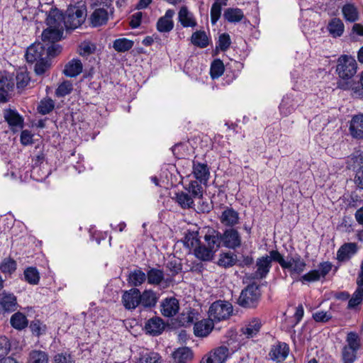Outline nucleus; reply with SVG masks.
Masks as SVG:
<instances>
[{
    "label": "nucleus",
    "instance_id": "obj_22",
    "mask_svg": "<svg viewBox=\"0 0 363 363\" xmlns=\"http://www.w3.org/2000/svg\"><path fill=\"white\" fill-rule=\"evenodd\" d=\"M165 324L164 320L158 316L150 318L145 325V330L147 333L153 336L160 335L164 330Z\"/></svg>",
    "mask_w": 363,
    "mask_h": 363
},
{
    "label": "nucleus",
    "instance_id": "obj_19",
    "mask_svg": "<svg viewBox=\"0 0 363 363\" xmlns=\"http://www.w3.org/2000/svg\"><path fill=\"white\" fill-rule=\"evenodd\" d=\"M174 11L168 9L166 11L165 14L159 18L156 23L157 30L160 33H169L174 28L173 17L174 16Z\"/></svg>",
    "mask_w": 363,
    "mask_h": 363
},
{
    "label": "nucleus",
    "instance_id": "obj_11",
    "mask_svg": "<svg viewBox=\"0 0 363 363\" xmlns=\"http://www.w3.org/2000/svg\"><path fill=\"white\" fill-rule=\"evenodd\" d=\"M48 27L63 30L65 28V14L57 8H52L45 20Z\"/></svg>",
    "mask_w": 363,
    "mask_h": 363
},
{
    "label": "nucleus",
    "instance_id": "obj_1",
    "mask_svg": "<svg viewBox=\"0 0 363 363\" xmlns=\"http://www.w3.org/2000/svg\"><path fill=\"white\" fill-rule=\"evenodd\" d=\"M204 242L194 249L195 256L201 261H209L221 245L227 246V229L223 234L213 229H208L204 235Z\"/></svg>",
    "mask_w": 363,
    "mask_h": 363
},
{
    "label": "nucleus",
    "instance_id": "obj_64",
    "mask_svg": "<svg viewBox=\"0 0 363 363\" xmlns=\"http://www.w3.org/2000/svg\"><path fill=\"white\" fill-rule=\"evenodd\" d=\"M313 318L317 323H327L332 318V315L328 312L320 311L313 314Z\"/></svg>",
    "mask_w": 363,
    "mask_h": 363
},
{
    "label": "nucleus",
    "instance_id": "obj_25",
    "mask_svg": "<svg viewBox=\"0 0 363 363\" xmlns=\"http://www.w3.org/2000/svg\"><path fill=\"white\" fill-rule=\"evenodd\" d=\"M357 252V245L355 242H347L342 245L337 252V259L344 262L351 258Z\"/></svg>",
    "mask_w": 363,
    "mask_h": 363
},
{
    "label": "nucleus",
    "instance_id": "obj_17",
    "mask_svg": "<svg viewBox=\"0 0 363 363\" xmlns=\"http://www.w3.org/2000/svg\"><path fill=\"white\" fill-rule=\"evenodd\" d=\"M227 359V347L220 346L205 355L201 363H224Z\"/></svg>",
    "mask_w": 363,
    "mask_h": 363
},
{
    "label": "nucleus",
    "instance_id": "obj_46",
    "mask_svg": "<svg viewBox=\"0 0 363 363\" xmlns=\"http://www.w3.org/2000/svg\"><path fill=\"white\" fill-rule=\"evenodd\" d=\"M363 301V289L357 287L352 297L349 298L347 309H354L357 306L360 305Z\"/></svg>",
    "mask_w": 363,
    "mask_h": 363
},
{
    "label": "nucleus",
    "instance_id": "obj_15",
    "mask_svg": "<svg viewBox=\"0 0 363 363\" xmlns=\"http://www.w3.org/2000/svg\"><path fill=\"white\" fill-rule=\"evenodd\" d=\"M140 290L137 288H133L123 293L122 303L126 309H135L140 305Z\"/></svg>",
    "mask_w": 363,
    "mask_h": 363
},
{
    "label": "nucleus",
    "instance_id": "obj_38",
    "mask_svg": "<svg viewBox=\"0 0 363 363\" xmlns=\"http://www.w3.org/2000/svg\"><path fill=\"white\" fill-rule=\"evenodd\" d=\"M146 280V274L141 269L132 271L128 276V283L136 287L142 285Z\"/></svg>",
    "mask_w": 363,
    "mask_h": 363
},
{
    "label": "nucleus",
    "instance_id": "obj_26",
    "mask_svg": "<svg viewBox=\"0 0 363 363\" xmlns=\"http://www.w3.org/2000/svg\"><path fill=\"white\" fill-rule=\"evenodd\" d=\"M253 258L249 255H238L228 252V266L249 267L253 264Z\"/></svg>",
    "mask_w": 363,
    "mask_h": 363
},
{
    "label": "nucleus",
    "instance_id": "obj_36",
    "mask_svg": "<svg viewBox=\"0 0 363 363\" xmlns=\"http://www.w3.org/2000/svg\"><path fill=\"white\" fill-rule=\"evenodd\" d=\"M191 41L194 45L200 48H205L209 44L208 38L205 31L203 30H197L193 33Z\"/></svg>",
    "mask_w": 363,
    "mask_h": 363
},
{
    "label": "nucleus",
    "instance_id": "obj_51",
    "mask_svg": "<svg viewBox=\"0 0 363 363\" xmlns=\"http://www.w3.org/2000/svg\"><path fill=\"white\" fill-rule=\"evenodd\" d=\"M55 107V102L52 99L48 98L40 101L38 106V111L42 115L50 113Z\"/></svg>",
    "mask_w": 363,
    "mask_h": 363
},
{
    "label": "nucleus",
    "instance_id": "obj_9",
    "mask_svg": "<svg viewBox=\"0 0 363 363\" xmlns=\"http://www.w3.org/2000/svg\"><path fill=\"white\" fill-rule=\"evenodd\" d=\"M14 82L9 73L0 71V104L6 103L9 100L10 92L13 90Z\"/></svg>",
    "mask_w": 363,
    "mask_h": 363
},
{
    "label": "nucleus",
    "instance_id": "obj_53",
    "mask_svg": "<svg viewBox=\"0 0 363 363\" xmlns=\"http://www.w3.org/2000/svg\"><path fill=\"white\" fill-rule=\"evenodd\" d=\"M16 88L18 92L22 91L30 83V79L26 72H18L16 77Z\"/></svg>",
    "mask_w": 363,
    "mask_h": 363
},
{
    "label": "nucleus",
    "instance_id": "obj_61",
    "mask_svg": "<svg viewBox=\"0 0 363 363\" xmlns=\"http://www.w3.org/2000/svg\"><path fill=\"white\" fill-rule=\"evenodd\" d=\"M30 328L33 334L40 336L43 333H45L46 325L43 324L39 320H35L30 323Z\"/></svg>",
    "mask_w": 363,
    "mask_h": 363
},
{
    "label": "nucleus",
    "instance_id": "obj_57",
    "mask_svg": "<svg viewBox=\"0 0 363 363\" xmlns=\"http://www.w3.org/2000/svg\"><path fill=\"white\" fill-rule=\"evenodd\" d=\"M320 278L321 277H320L319 270L313 269L302 275L300 277L299 281H301L303 284H305L307 282H313L319 281Z\"/></svg>",
    "mask_w": 363,
    "mask_h": 363
},
{
    "label": "nucleus",
    "instance_id": "obj_42",
    "mask_svg": "<svg viewBox=\"0 0 363 363\" xmlns=\"http://www.w3.org/2000/svg\"><path fill=\"white\" fill-rule=\"evenodd\" d=\"M134 45L133 40L127 38H118L113 41V48L118 52H125L130 50Z\"/></svg>",
    "mask_w": 363,
    "mask_h": 363
},
{
    "label": "nucleus",
    "instance_id": "obj_44",
    "mask_svg": "<svg viewBox=\"0 0 363 363\" xmlns=\"http://www.w3.org/2000/svg\"><path fill=\"white\" fill-rule=\"evenodd\" d=\"M166 268L170 273L168 274L167 277H171L174 279V277L182 272V264L179 259L173 257L172 259L167 262L166 264Z\"/></svg>",
    "mask_w": 363,
    "mask_h": 363
},
{
    "label": "nucleus",
    "instance_id": "obj_5",
    "mask_svg": "<svg viewBox=\"0 0 363 363\" xmlns=\"http://www.w3.org/2000/svg\"><path fill=\"white\" fill-rule=\"evenodd\" d=\"M93 6L96 8L89 17L90 24L93 27L106 24L108 20V9L112 6V0H94Z\"/></svg>",
    "mask_w": 363,
    "mask_h": 363
},
{
    "label": "nucleus",
    "instance_id": "obj_13",
    "mask_svg": "<svg viewBox=\"0 0 363 363\" xmlns=\"http://www.w3.org/2000/svg\"><path fill=\"white\" fill-rule=\"evenodd\" d=\"M26 61L33 63L37 60L47 58L45 55V46L41 43H35L29 46L25 55Z\"/></svg>",
    "mask_w": 363,
    "mask_h": 363
},
{
    "label": "nucleus",
    "instance_id": "obj_24",
    "mask_svg": "<svg viewBox=\"0 0 363 363\" xmlns=\"http://www.w3.org/2000/svg\"><path fill=\"white\" fill-rule=\"evenodd\" d=\"M214 323L212 319H203L196 322L194 326V333L196 337H206L208 336L213 328Z\"/></svg>",
    "mask_w": 363,
    "mask_h": 363
},
{
    "label": "nucleus",
    "instance_id": "obj_23",
    "mask_svg": "<svg viewBox=\"0 0 363 363\" xmlns=\"http://www.w3.org/2000/svg\"><path fill=\"white\" fill-rule=\"evenodd\" d=\"M193 174L196 180L199 181L200 183L206 184L210 177L209 168L207 164L194 161Z\"/></svg>",
    "mask_w": 363,
    "mask_h": 363
},
{
    "label": "nucleus",
    "instance_id": "obj_59",
    "mask_svg": "<svg viewBox=\"0 0 363 363\" xmlns=\"http://www.w3.org/2000/svg\"><path fill=\"white\" fill-rule=\"evenodd\" d=\"M48 58H43V60L35 61V72L38 75L43 74L50 67Z\"/></svg>",
    "mask_w": 363,
    "mask_h": 363
},
{
    "label": "nucleus",
    "instance_id": "obj_48",
    "mask_svg": "<svg viewBox=\"0 0 363 363\" xmlns=\"http://www.w3.org/2000/svg\"><path fill=\"white\" fill-rule=\"evenodd\" d=\"M241 245V236L235 229H228V248L235 249Z\"/></svg>",
    "mask_w": 363,
    "mask_h": 363
},
{
    "label": "nucleus",
    "instance_id": "obj_29",
    "mask_svg": "<svg viewBox=\"0 0 363 363\" xmlns=\"http://www.w3.org/2000/svg\"><path fill=\"white\" fill-rule=\"evenodd\" d=\"M83 65L80 60L72 59L65 66L63 73L69 77H75L82 73Z\"/></svg>",
    "mask_w": 363,
    "mask_h": 363
},
{
    "label": "nucleus",
    "instance_id": "obj_6",
    "mask_svg": "<svg viewBox=\"0 0 363 363\" xmlns=\"http://www.w3.org/2000/svg\"><path fill=\"white\" fill-rule=\"evenodd\" d=\"M260 296L259 286L250 284L241 291L238 303L244 308H255L258 305Z\"/></svg>",
    "mask_w": 363,
    "mask_h": 363
},
{
    "label": "nucleus",
    "instance_id": "obj_41",
    "mask_svg": "<svg viewBox=\"0 0 363 363\" xmlns=\"http://www.w3.org/2000/svg\"><path fill=\"white\" fill-rule=\"evenodd\" d=\"M344 18L350 22H355L358 20L359 13L357 8L352 4H345L342 9Z\"/></svg>",
    "mask_w": 363,
    "mask_h": 363
},
{
    "label": "nucleus",
    "instance_id": "obj_8",
    "mask_svg": "<svg viewBox=\"0 0 363 363\" xmlns=\"http://www.w3.org/2000/svg\"><path fill=\"white\" fill-rule=\"evenodd\" d=\"M146 279L150 285L162 286L164 288L169 286L173 283L171 277H164L163 270L150 267L146 273Z\"/></svg>",
    "mask_w": 363,
    "mask_h": 363
},
{
    "label": "nucleus",
    "instance_id": "obj_52",
    "mask_svg": "<svg viewBox=\"0 0 363 363\" xmlns=\"http://www.w3.org/2000/svg\"><path fill=\"white\" fill-rule=\"evenodd\" d=\"M201 241L198 238L197 232H189L186 234L184 239V244L190 249H195L200 244Z\"/></svg>",
    "mask_w": 363,
    "mask_h": 363
},
{
    "label": "nucleus",
    "instance_id": "obj_33",
    "mask_svg": "<svg viewBox=\"0 0 363 363\" xmlns=\"http://www.w3.org/2000/svg\"><path fill=\"white\" fill-rule=\"evenodd\" d=\"M63 30L48 27L42 33L43 44L56 43L61 40Z\"/></svg>",
    "mask_w": 363,
    "mask_h": 363
},
{
    "label": "nucleus",
    "instance_id": "obj_58",
    "mask_svg": "<svg viewBox=\"0 0 363 363\" xmlns=\"http://www.w3.org/2000/svg\"><path fill=\"white\" fill-rule=\"evenodd\" d=\"M161 357L157 352H147L141 356L139 363H161Z\"/></svg>",
    "mask_w": 363,
    "mask_h": 363
},
{
    "label": "nucleus",
    "instance_id": "obj_4",
    "mask_svg": "<svg viewBox=\"0 0 363 363\" xmlns=\"http://www.w3.org/2000/svg\"><path fill=\"white\" fill-rule=\"evenodd\" d=\"M346 345L342 349L343 363H354L357 359V351L361 347V340L356 332H350L346 336Z\"/></svg>",
    "mask_w": 363,
    "mask_h": 363
},
{
    "label": "nucleus",
    "instance_id": "obj_43",
    "mask_svg": "<svg viewBox=\"0 0 363 363\" xmlns=\"http://www.w3.org/2000/svg\"><path fill=\"white\" fill-rule=\"evenodd\" d=\"M227 5V0H216L211 9V18L213 24H215L221 16L222 6Z\"/></svg>",
    "mask_w": 363,
    "mask_h": 363
},
{
    "label": "nucleus",
    "instance_id": "obj_63",
    "mask_svg": "<svg viewBox=\"0 0 363 363\" xmlns=\"http://www.w3.org/2000/svg\"><path fill=\"white\" fill-rule=\"evenodd\" d=\"M227 50V33H224L219 37L218 44L213 50V55H217L220 51H225Z\"/></svg>",
    "mask_w": 363,
    "mask_h": 363
},
{
    "label": "nucleus",
    "instance_id": "obj_45",
    "mask_svg": "<svg viewBox=\"0 0 363 363\" xmlns=\"http://www.w3.org/2000/svg\"><path fill=\"white\" fill-rule=\"evenodd\" d=\"M11 324L14 328L22 330L27 326L28 320L26 315L18 312L11 316Z\"/></svg>",
    "mask_w": 363,
    "mask_h": 363
},
{
    "label": "nucleus",
    "instance_id": "obj_12",
    "mask_svg": "<svg viewBox=\"0 0 363 363\" xmlns=\"http://www.w3.org/2000/svg\"><path fill=\"white\" fill-rule=\"evenodd\" d=\"M227 315V305L223 301H216L213 302L208 310V318L212 319V322H219L225 320Z\"/></svg>",
    "mask_w": 363,
    "mask_h": 363
},
{
    "label": "nucleus",
    "instance_id": "obj_39",
    "mask_svg": "<svg viewBox=\"0 0 363 363\" xmlns=\"http://www.w3.org/2000/svg\"><path fill=\"white\" fill-rule=\"evenodd\" d=\"M344 24L339 18H333L328 24V29L330 33L334 37H340L344 32Z\"/></svg>",
    "mask_w": 363,
    "mask_h": 363
},
{
    "label": "nucleus",
    "instance_id": "obj_16",
    "mask_svg": "<svg viewBox=\"0 0 363 363\" xmlns=\"http://www.w3.org/2000/svg\"><path fill=\"white\" fill-rule=\"evenodd\" d=\"M297 96L294 95L287 94L283 97L281 102L279 105V111L282 116L286 117L291 114L296 108L299 106Z\"/></svg>",
    "mask_w": 363,
    "mask_h": 363
},
{
    "label": "nucleus",
    "instance_id": "obj_34",
    "mask_svg": "<svg viewBox=\"0 0 363 363\" xmlns=\"http://www.w3.org/2000/svg\"><path fill=\"white\" fill-rule=\"evenodd\" d=\"M174 363H187L193 358L191 350L186 347L178 348L172 354Z\"/></svg>",
    "mask_w": 363,
    "mask_h": 363
},
{
    "label": "nucleus",
    "instance_id": "obj_27",
    "mask_svg": "<svg viewBox=\"0 0 363 363\" xmlns=\"http://www.w3.org/2000/svg\"><path fill=\"white\" fill-rule=\"evenodd\" d=\"M172 199L183 209L194 208V199L187 192H177Z\"/></svg>",
    "mask_w": 363,
    "mask_h": 363
},
{
    "label": "nucleus",
    "instance_id": "obj_47",
    "mask_svg": "<svg viewBox=\"0 0 363 363\" xmlns=\"http://www.w3.org/2000/svg\"><path fill=\"white\" fill-rule=\"evenodd\" d=\"M225 71V66L219 59L213 60L211 65L210 74L212 79H217L220 77Z\"/></svg>",
    "mask_w": 363,
    "mask_h": 363
},
{
    "label": "nucleus",
    "instance_id": "obj_31",
    "mask_svg": "<svg viewBox=\"0 0 363 363\" xmlns=\"http://www.w3.org/2000/svg\"><path fill=\"white\" fill-rule=\"evenodd\" d=\"M178 19L183 27H192L196 26L197 23L194 17V15L189 11L186 6H182L178 13Z\"/></svg>",
    "mask_w": 363,
    "mask_h": 363
},
{
    "label": "nucleus",
    "instance_id": "obj_30",
    "mask_svg": "<svg viewBox=\"0 0 363 363\" xmlns=\"http://www.w3.org/2000/svg\"><path fill=\"white\" fill-rule=\"evenodd\" d=\"M350 132L356 138H363V115L354 116L350 124Z\"/></svg>",
    "mask_w": 363,
    "mask_h": 363
},
{
    "label": "nucleus",
    "instance_id": "obj_35",
    "mask_svg": "<svg viewBox=\"0 0 363 363\" xmlns=\"http://www.w3.org/2000/svg\"><path fill=\"white\" fill-rule=\"evenodd\" d=\"M27 363H49L48 353L40 350H33L29 352Z\"/></svg>",
    "mask_w": 363,
    "mask_h": 363
},
{
    "label": "nucleus",
    "instance_id": "obj_28",
    "mask_svg": "<svg viewBox=\"0 0 363 363\" xmlns=\"http://www.w3.org/2000/svg\"><path fill=\"white\" fill-rule=\"evenodd\" d=\"M140 305L144 308H151L156 306L158 296L154 291L145 290L142 294L140 292Z\"/></svg>",
    "mask_w": 363,
    "mask_h": 363
},
{
    "label": "nucleus",
    "instance_id": "obj_40",
    "mask_svg": "<svg viewBox=\"0 0 363 363\" xmlns=\"http://www.w3.org/2000/svg\"><path fill=\"white\" fill-rule=\"evenodd\" d=\"M199 181L195 180L191 181L187 187H186V190L187 193L190 194L194 199H199L203 196V187L201 185Z\"/></svg>",
    "mask_w": 363,
    "mask_h": 363
},
{
    "label": "nucleus",
    "instance_id": "obj_49",
    "mask_svg": "<svg viewBox=\"0 0 363 363\" xmlns=\"http://www.w3.org/2000/svg\"><path fill=\"white\" fill-rule=\"evenodd\" d=\"M16 262L11 258L7 257L3 259L0 264V270L4 274H11L16 269Z\"/></svg>",
    "mask_w": 363,
    "mask_h": 363
},
{
    "label": "nucleus",
    "instance_id": "obj_21",
    "mask_svg": "<svg viewBox=\"0 0 363 363\" xmlns=\"http://www.w3.org/2000/svg\"><path fill=\"white\" fill-rule=\"evenodd\" d=\"M179 309L178 300L174 297L166 298L161 302L160 311L165 317H173Z\"/></svg>",
    "mask_w": 363,
    "mask_h": 363
},
{
    "label": "nucleus",
    "instance_id": "obj_3",
    "mask_svg": "<svg viewBox=\"0 0 363 363\" xmlns=\"http://www.w3.org/2000/svg\"><path fill=\"white\" fill-rule=\"evenodd\" d=\"M268 258L271 264L272 261L278 262L283 269H287L291 276L300 275L306 267V262L298 253H295L293 257L288 256L285 259L278 250H271Z\"/></svg>",
    "mask_w": 363,
    "mask_h": 363
},
{
    "label": "nucleus",
    "instance_id": "obj_50",
    "mask_svg": "<svg viewBox=\"0 0 363 363\" xmlns=\"http://www.w3.org/2000/svg\"><path fill=\"white\" fill-rule=\"evenodd\" d=\"M26 281L33 285L38 284L40 281L39 272L35 267H28L24 271Z\"/></svg>",
    "mask_w": 363,
    "mask_h": 363
},
{
    "label": "nucleus",
    "instance_id": "obj_55",
    "mask_svg": "<svg viewBox=\"0 0 363 363\" xmlns=\"http://www.w3.org/2000/svg\"><path fill=\"white\" fill-rule=\"evenodd\" d=\"M72 90V84L69 81H65L61 83L55 90V95L57 97H64L69 94Z\"/></svg>",
    "mask_w": 363,
    "mask_h": 363
},
{
    "label": "nucleus",
    "instance_id": "obj_2",
    "mask_svg": "<svg viewBox=\"0 0 363 363\" xmlns=\"http://www.w3.org/2000/svg\"><path fill=\"white\" fill-rule=\"evenodd\" d=\"M357 69V63L354 57L346 55H341L337 60L336 67V72L340 77L337 86L343 90L349 89L350 82L348 80L354 76Z\"/></svg>",
    "mask_w": 363,
    "mask_h": 363
},
{
    "label": "nucleus",
    "instance_id": "obj_62",
    "mask_svg": "<svg viewBox=\"0 0 363 363\" xmlns=\"http://www.w3.org/2000/svg\"><path fill=\"white\" fill-rule=\"evenodd\" d=\"M53 361L54 363H75L73 357L67 352H61L55 354Z\"/></svg>",
    "mask_w": 363,
    "mask_h": 363
},
{
    "label": "nucleus",
    "instance_id": "obj_14",
    "mask_svg": "<svg viewBox=\"0 0 363 363\" xmlns=\"http://www.w3.org/2000/svg\"><path fill=\"white\" fill-rule=\"evenodd\" d=\"M289 353V345L285 342H278L276 345H272L268 355L269 359L280 362L286 359Z\"/></svg>",
    "mask_w": 363,
    "mask_h": 363
},
{
    "label": "nucleus",
    "instance_id": "obj_7",
    "mask_svg": "<svg viewBox=\"0 0 363 363\" xmlns=\"http://www.w3.org/2000/svg\"><path fill=\"white\" fill-rule=\"evenodd\" d=\"M86 10L77 6H69L65 13V23L67 30L79 27L86 19Z\"/></svg>",
    "mask_w": 363,
    "mask_h": 363
},
{
    "label": "nucleus",
    "instance_id": "obj_18",
    "mask_svg": "<svg viewBox=\"0 0 363 363\" xmlns=\"http://www.w3.org/2000/svg\"><path fill=\"white\" fill-rule=\"evenodd\" d=\"M257 269L253 273V278L256 279H262L267 277L271 268L272 264L268 258V255L259 257L256 260Z\"/></svg>",
    "mask_w": 363,
    "mask_h": 363
},
{
    "label": "nucleus",
    "instance_id": "obj_32",
    "mask_svg": "<svg viewBox=\"0 0 363 363\" xmlns=\"http://www.w3.org/2000/svg\"><path fill=\"white\" fill-rule=\"evenodd\" d=\"M16 298L12 294H0V311L3 312L14 311L16 308Z\"/></svg>",
    "mask_w": 363,
    "mask_h": 363
},
{
    "label": "nucleus",
    "instance_id": "obj_56",
    "mask_svg": "<svg viewBox=\"0 0 363 363\" xmlns=\"http://www.w3.org/2000/svg\"><path fill=\"white\" fill-rule=\"evenodd\" d=\"M45 46V55L47 58L55 57L62 52V47L56 43L44 44Z\"/></svg>",
    "mask_w": 363,
    "mask_h": 363
},
{
    "label": "nucleus",
    "instance_id": "obj_10",
    "mask_svg": "<svg viewBox=\"0 0 363 363\" xmlns=\"http://www.w3.org/2000/svg\"><path fill=\"white\" fill-rule=\"evenodd\" d=\"M4 118L13 133H16L23 128L24 120L14 109H4Z\"/></svg>",
    "mask_w": 363,
    "mask_h": 363
},
{
    "label": "nucleus",
    "instance_id": "obj_20",
    "mask_svg": "<svg viewBox=\"0 0 363 363\" xmlns=\"http://www.w3.org/2000/svg\"><path fill=\"white\" fill-rule=\"evenodd\" d=\"M262 323L259 318H252L245 323V325L240 328V332L247 338H252L259 333Z\"/></svg>",
    "mask_w": 363,
    "mask_h": 363
},
{
    "label": "nucleus",
    "instance_id": "obj_54",
    "mask_svg": "<svg viewBox=\"0 0 363 363\" xmlns=\"http://www.w3.org/2000/svg\"><path fill=\"white\" fill-rule=\"evenodd\" d=\"M245 15L242 9L238 8H228V22L238 23L245 19Z\"/></svg>",
    "mask_w": 363,
    "mask_h": 363
},
{
    "label": "nucleus",
    "instance_id": "obj_60",
    "mask_svg": "<svg viewBox=\"0 0 363 363\" xmlns=\"http://www.w3.org/2000/svg\"><path fill=\"white\" fill-rule=\"evenodd\" d=\"M96 46L90 42H83L79 48V53L82 56H88L94 52Z\"/></svg>",
    "mask_w": 363,
    "mask_h": 363
},
{
    "label": "nucleus",
    "instance_id": "obj_37",
    "mask_svg": "<svg viewBox=\"0 0 363 363\" xmlns=\"http://www.w3.org/2000/svg\"><path fill=\"white\" fill-rule=\"evenodd\" d=\"M242 340V335L239 334L236 329L231 328L228 330V347L233 345L230 348L233 353L240 347Z\"/></svg>",
    "mask_w": 363,
    "mask_h": 363
}]
</instances>
